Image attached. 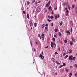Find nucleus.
I'll use <instances>...</instances> for the list:
<instances>
[{
    "mask_svg": "<svg viewBox=\"0 0 77 77\" xmlns=\"http://www.w3.org/2000/svg\"><path fill=\"white\" fill-rule=\"evenodd\" d=\"M71 38L72 42H75V39H74V38Z\"/></svg>",
    "mask_w": 77,
    "mask_h": 77,
    "instance_id": "nucleus-7",
    "label": "nucleus"
},
{
    "mask_svg": "<svg viewBox=\"0 0 77 77\" xmlns=\"http://www.w3.org/2000/svg\"><path fill=\"white\" fill-rule=\"evenodd\" d=\"M48 48V46H47V47H45V48Z\"/></svg>",
    "mask_w": 77,
    "mask_h": 77,
    "instance_id": "nucleus-52",
    "label": "nucleus"
},
{
    "mask_svg": "<svg viewBox=\"0 0 77 77\" xmlns=\"http://www.w3.org/2000/svg\"><path fill=\"white\" fill-rule=\"evenodd\" d=\"M30 26H33V22H31V23H30Z\"/></svg>",
    "mask_w": 77,
    "mask_h": 77,
    "instance_id": "nucleus-10",
    "label": "nucleus"
},
{
    "mask_svg": "<svg viewBox=\"0 0 77 77\" xmlns=\"http://www.w3.org/2000/svg\"><path fill=\"white\" fill-rule=\"evenodd\" d=\"M65 71L66 72H68V69H66L65 70Z\"/></svg>",
    "mask_w": 77,
    "mask_h": 77,
    "instance_id": "nucleus-28",
    "label": "nucleus"
},
{
    "mask_svg": "<svg viewBox=\"0 0 77 77\" xmlns=\"http://www.w3.org/2000/svg\"><path fill=\"white\" fill-rule=\"evenodd\" d=\"M66 54V53H64L63 54V55H64L65 56Z\"/></svg>",
    "mask_w": 77,
    "mask_h": 77,
    "instance_id": "nucleus-49",
    "label": "nucleus"
},
{
    "mask_svg": "<svg viewBox=\"0 0 77 77\" xmlns=\"http://www.w3.org/2000/svg\"><path fill=\"white\" fill-rule=\"evenodd\" d=\"M52 40L54 42H55V38H53Z\"/></svg>",
    "mask_w": 77,
    "mask_h": 77,
    "instance_id": "nucleus-34",
    "label": "nucleus"
},
{
    "mask_svg": "<svg viewBox=\"0 0 77 77\" xmlns=\"http://www.w3.org/2000/svg\"><path fill=\"white\" fill-rule=\"evenodd\" d=\"M23 14H25V11H23Z\"/></svg>",
    "mask_w": 77,
    "mask_h": 77,
    "instance_id": "nucleus-57",
    "label": "nucleus"
},
{
    "mask_svg": "<svg viewBox=\"0 0 77 77\" xmlns=\"http://www.w3.org/2000/svg\"><path fill=\"white\" fill-rule=\"evenodd\" d=\"M49 5V4L48 3H47L46 5V7H48V5Z\"/></svg>",
    "mask_w": 77,
    "mask_h": 77,
    "instance_id": "nucleus-23",
    "label": "nucleus"
},
{
    "mask_svg": "<svg viewBox=\"0 0 77 77\" xmlns=\"http://www.w3.org/2000/svg\"><path fill=\"white\" fill-rule=\"evenodd\" d=\"M38 36L39 37H40V39H41V36H40L41 34H38Z\"/></svg>",
    "mask_w": 77,
    "mask_h": 77,
    "instance_id": "nucleus-18",
    "label": "nucleus"
},
{
    "mask_svg": "<svg viewBox=\"0 0 77 77\" xmlns=\"http://www.w3.org/2000/svg\"><path fill=\"white\" fill-rule=\"evenodd\" d=\"M60 17V16H59V14H58L57 15H56L55 16V20H57V18H59Z\"/></svg>",
    "mask_w": 77,
    "mask_h": 77,
    "instance_id": "nucleus-2",
    "label": "nucleus"
},
{
    "mask_svg": "<svg viewBox=\"0 0 77 77\" xmlns=\"http://www.w3.org/2000/svg\"><path fill=\"white\" fill-rule=\"evenodd\" d=\"M51 19H53V16H51L50 17Z\"/></svg>",
    "mask_w": 77,
    "mask_h": 77,
    "instance_id": "nucleus-33",
    "label": "nucleus"
},
{
    "mask_svg": "<svg viewBox=\"0 0 77 77\" xmlns=\"http://www.w3.org/2000/svg\"><path fill=\"white\" fill-rule=\"evenodd\" d=\"M47 27H46L45 28V30H46V29H47Z\"/></svg>",
    "mask_w": 77,
    "mask_h": 77,
    "instance_id": "nucleus-47",
    "label": "nucleus"
},
{
    "mask_svg": "<svg viewBox=\"0 0 77 77\" xmlns=\"http://www.w3.org/2000/svg\"><path fill=\"white\" fill-rule=\"evenodd\" d=\"M30 2L27 1V4L28 5H29L30 4Z\"/></svg>",
    "mask_w": 77,
    "mask_h": 77,
    "instance_id": "nucleus-16",
    "label": "nucleus"
},
{
    "mask_svg": "<svg viewBox=\"0 0 77 77\" xmlns=\"http://www.w3.org/2000/svg\"><path fill=\"white\" fill-rule=\"evenodd\" d=\"M54 36L55 37V38H57V36H56V35H54Z\"/></svg>",
    "mask_w": 77,
    "mask_h": 77,
    "instance_id": "nucleus-39",
    "label": "nucleus"
},
{
    "mask_svg": "<svg viewBox=\"0 0 77 77\" xmlns=\"http://www.w3.org/2000/svg\"><path fill=\"white\" fill-rule=\"evenodd\" d=\"M69 75H70V76L72 75V73H69Z\"/></svg>",
    "mask_w": 77,
    "mask_h": 77,
    "instance_id": "nucleus-41",
    "label": "nucleus"
},
{
    "mask_svg": "<svg viewBox=\"0 0 77 77\" xmlns=\"http://www.w3.org/2000/svg\"><path fill=\"white\" fill-rule=\"evenodd\" d=\"M66 33H68L69 34H70V32H69V31H67Z\"/></svg>",
    "mask_w": 77,
    "mask_h": 77,
    "instance_id": "nucleus-15",
    "label": "nucleus"
},
{
    "mask_svg": "<svg viewBox=\"0 0 77 77\" xmlns=\"http://www.w3.org/2000/svg\"><path fill=\"white\" fill-rule=\"evenodd\" d=\"M48 26V24H45L46 27H47V26Z\"/></svg>",
    "mask_w": 77,
    "mask_h": 77,
    "instance_id": "nucleus-42",
    "label": "nucleus"
},
{
    "mask_svg": "<svg viewBox=\"0 0 77 77\" xmlns=\"http://www.w3.org/2000/svg\"><path fill=\"white\" fill-rule=\"evenodd\" d=\"M56 64H57V65H60V63L58 62L57 61H56Z\"/></svg>",
    "mask_w": 77,
    "mask_h": 77,
    "instance_id": "nucleus-11",
    "label": "nucleus"
},
{
    "mask_svg": "<svg viewBox=\"0 0 77 77\" xmlns=\"http://www.w3.org/2000/svg\"><path fill=\"white\" fill-rule=\"evenodd\" d=\"M63 65L64 66H66V64H65V63H64L63 64Z\"/></svg>",
    "mask_w": 77,
    "mask_h": 77,
    "instance_id": "nucleus-32",
    "label": "nucleus"
},
{
    "mask_svg": "<svg viewBox=\"0 0 77 77\" xmlns=\"http://www.w3.org/2000/svg\"><path fill=\"white\" fill-rule=\"evenodd\" d=\"M66 13H69V11H68V10H67L66 11Z\"/></svg>",
    "mask_w": 77,
    "mask_h": 77,
    "instance_id": "nucleus-44",
    "label": "nucleus"
},
{
    "mask_svg": "<svg viewBox=\"0 0 77 77\" xmlns=\"http://www.w3.org/2000/svg\"><path fill=\"white\" fill-rule=\"evenodd\" d=\"M31 29L32 30H33V28H32V27H31Z\"/></svg>",
    "mask_w": 77,
    "mask_h": 77,
    "instance_id": "nucleus-59",
    "label": "nucleus"
},
{
    "mask_svg": "<svg viewBox=\"0 0 77 77\" xmlns=\"http://www.w3.org/2000/svg\"><path fill=\"white\" fill-rule=\"evenodd\" d=\"M75 11L76 12V14H77V7L75 8Z\"/></svg>",
    "mask_w": 77,
    "mask_h": 77,
    "instance_id": "nucleus-25",
    "label": "nucleus"
},
{
    "mask_svg": "<svg viewBox=\"0 0 77 77\" xmlns=\"http://www.w3.org/2000/svg\"><path fill=\"white\" fill-rule=\"evenodd\" d=\"M53 45H56V43H54V42H51V47H53Z\"/></svg>",
    "mask_w": 77,
    "mask_h": 77,
    "instance_id": "nucleus-1",
    "label": "nucleus"
},
{
    "mask_svg": "<svg viewBox=\"0 0 77 77\" xmlns=\"http://www.w3.org/2000/svg\"><path fill=\"white\" fill-rule=\"evenodd\" d=\"M72 52V50L71 49H70L69 51V52L71 53Z\"/></svg>",
    "mask_w": 77,
    "mask_h": 77,
    "instance_id": "nucleus-20",
    "label": "nucleus"
},
{
    "mask_svg": "<svg viewBox=\"0 0 77 77\" xmlns=\"http://www.w3.org/2000/svg\"><path fill=\"white\" fill-rule=\"evenodd\" d=\"M34 27H36L37 26V23H35L34 24Z\"/></svg>",
    "mask_w": 77,
    "mask_h": 77,
    "instance_id": "nucleus-8",
    "label": "nucleus"
},
{
    "mask_svg": "<svg viewBox=\"0 0 77 77\" xmlns=\"http://www.w3.org/2000/svg\"><path fill=\"white\" fill-rule=\"evenodd\" d=\"M51 60H53V62H54V60H55V59H54V58H52L51 59Z\"/></svg>",
    "mask_w": 77,
    "mask_h": 77,
    "instance_id": "nucleus-35",
    "label": "nucleus"
},
{
    "mask_svg": "<svg viewBox=\"0 0 77 77\" xmlns=\"http://www.w3.org/2000/svg\"><path fill=\"white\" fill-rule=\"evenodd\" d=\"M39 57H41V59H44V56L42 55L41 54H40V55Z\"/></svg>",
    "mask_w": 77,
    "mask_h": 77,
    "instance_id": "nucleus-5",
    "label": "nucleus"
},
{
    "mask_svg": "<svg viewBox=\"0 0 77 77\" xmlns=\"http://www.w3.org/2000/svg\"><path fill=\"white\" fill-rule=\"evenodd\" d=\"M27 18H28V19L29 20V19H30L29 14H27Z\"/></svg>",
    "mask_w": 77,
    "mask_h": 77,
    "instance_id": "nucleus-6",
    "label": "nucleus"
},
{
    "mask_svg": "<svg viewBox=\"0 0 77 77\" xmlns=\"http://www.w3.org/2000/svg\"><path fill=\"white\" fill-rule=\"evenodd\" d=\"M34 51H36V49L35 48H34Z\"/></svg>",
    "mask_w": 77,
    "mask_h": 77,
    "instance_id": "nucleus-63",
    "label": "nucleus"
},
{
    "mask_svg": "<svg viewBox=\"0 0 77 77\" xmlns=\"http://www.w3.org/2000/svg\"><path fill=\"white\" fill-rule=\"evenodd\" d=\"M42 36H43V37H44V34L42 33Z\"/></svg>",
    "mask_w": 77,
    "mask_h": 77,
    "instance_id": "nucleus-50",
    "label": "nucleus"
},
{
    "mask_svg": "<svg viewBox=\"0 0 77 77\" xmlns=\"http://www.w3.org/2000/svg\"><path fill=\"white\" fill-rule=\"evenodd\" d=\"M57 8H55L54 9L55 10H57Z\"/></svg>",
    "mask_w": 77,
    "mask_h": 77,
    "instance_id": "nucleus-48",
    "label": "nucleus"
},
{
    "mask_svg": "<svg viewBox=\"0 0 77 77\" xmlns=\"http://www.w3.org/2000/svg\"><path fill=\"white\" fill-rule=\"evenodd\" d=\"M58 50L59 51H60V47H59L58 48Z\"/></svg>",
    "mask_w": 77,
    "mask_h": 77,
    "instance_id": "nucleus-26",
    "label": "nucleus"
},
{
    "mask_svg": "<svg viewBox=\"0 0 77 77\" xmlns=\"http://www.w3.org/2000/svg\"><path fill=\"white\" fill-rule=\"evenodd\" d=\"M48 18H50V16H48Z\"/></svg>",
    "mask_w": 77,
    "mask_h": 77,
    "instance_id": "nucleus-62",
    "label": "nucleus"
},
{
    "mask_svg": "<svg viewBox=\"0 0 77 77\" xmlns=\"http://www.w3.org/2000/svg\"><path fill=\"white\" fill-rule=\"evenodd\" d=\"M51 14H53V11L51 12Z\"/></svg>",
    "mask_w": 77,
    "mask_h": 77,
    "instance_id": "nucleus-60",
    "label": "nucleus"
},
{
    "mask_svg": "<svg viewBox=\"0 0 77 77\" xmlns=\"http://www.w3.org/2000/svg\"><path fill=\"white\" fill-rule=\"evenodd\" d=\"M63 66L62 65H61L59 67V68H61Z\"/></svg>",
    "mask_w": 77,
    "mask_h": 77,
    "instance_id": "nucleus-24",
    "label": "nucleus"
},
{
    "mask_svg": "<svg viewBox=\"0 0 77 77\" xmlns=\"http://www.w3.org/2000/svg\"><path fill=\"white\" fill-rule=\"evenodd\" d=\"M72 57H73L72 55L70 56L68 58L69 60H72Z\"/></svg>",
    "mask_w": 77,
    "mask_h": 77,
    "instance_id": "nucleus-4",
    "label": "nucleus"
},
{
    "mask_svg": "<svg viewBox=\"0 0 77 77\" xmlns=\"http://www.w3.org/2000/svg\"><path fill=\"white\" fill-rule=\"evenodd\" d=\"M65 5H68V3H65Z\"/></svg>",
    "mask_w": 77,
    "mask_h": 77,
    "instance_id": "nucleus-53",
    "label": "nucleus"
},
{
    "mask_svg": "<svg viewBox=\"0 0 77 77\" xmlns=\"http://www.w3.org/2000/svg\"><path fill=\"white\" fill-rule=\"evenodd\" d=\"M55 54H58V53L57 52H55Z\"/></svg>",
    "mask_w": 77,
    "mask_h": 77,
    "instance_id": "nucleus-31",
    "label": "nucleus"
},
{
    "mask_svg": "<svg viewBox=\"0 0 77 77\" xmlns=\"http://www.w3.org/2000/svg\"><path fill=\"white\" fill-rule=\"evenodd\" d=\"M34 17H35V18H36L37 17V16H36V15H35Z\"/></svg>",
    "mask_w": 77,
    "mask_h": 77,
    "instance_id": "nucleus-54",
    "label": "nucleus"
},
{
    "mask_svg": "<svg viewBox=\"0 0 77 77\" xmlns=\"http://www.w3.org/2000/svg\"><path fill=\"white\" fill-rule=\"evenodd\" d=\"M35 2V0H33L32 1V3H34Z\"/></svg>",
    "mask_w": 77,
    "mask_h": 77,
    "instance_id": "nucleus-30",
    "label": "nucleus"
},
{
    "mask_svg": "<svg viewBox=\"0 0 77 77\" xmlns=\"http://www.w3.org/2000/svg\"><path fill=\"white\" fill-rule=\"evenodd\" d=\"M68 13H66V16H68Z\"/></svg>",
    "mask_w": 77,
    "mask_h": 77,
    "instance_id": "nucleus-43",
    "label": "nucleus"
},
{
    "mask_svg": "<svg viewBox=\"0 0 77 77\" xmlns=\"http://www.w3.org/2000/svg\"><path fill=\"white\" fill-rule=\"evenodd\" d=\"M59 36H61V33L59 32Z\"/></svg>",
    "mask_w": 77,
    "mask_h": 77,
    "instance_id": "nucleus-21",
    "label": "nucleus"
},
{
    "mask_svg": "<svg viewBox=\"0 0 77 77\" xmlns=\"http://www.w3.org/2000/svg\"><path fill=\"white\" fill-rule=\"evenodd\" d=\"M45 26V24H43L42 25V28H44V26Z\"/></svg>",
    "mask_w": 77,
    "mask_h": 77,
    "instance_id": "nucleus-14",
    "label": "nucleus"
},
{
    "mask_svg": "<svg viewBox=\"0 0 77 77\" xmlns=\"http://www.w3.org/2000/svg\"><path fill=\"white\" fill-rule=\"evenodd\" d=\"M70 44L71 45H73V42H70Z\"/></svg>",
    "mask_w": 77,
    "mask_h": 77,
    "instance_id": "nucleus-17",
    "label": "nucleus"
},
{
    "mask_svg": "<svg viewBox=\"0 0 77 77\" xmlns=\"http://www.w3.org/2000/svg\"><path fill=\"white\" fill-rule=\"evenodd\" d=\"M57 31H58V29H55V32H57Z\"/></svg>",
    "mask_w": 77,
    "mask_h": 77,
    "instance_id": "nucleus-12",
    "label": "nucleus"
},
{
    "mask_svg": "<svg viewBox=\"0 0 77 77\" xmlns=\"http://www.w3.org/2000/svg\"><path fill=\"white\" fill-rule=\"evenodd\" d=\"M64 42L65 44H66V43H67V41L66 40H64Z\"/></svg>",
    "mask_w": 77,
    "mask_h": 77,
    "instance_id": "nucleus-27",
    "label": "nucleus"
},
{
    "mask_svg": "<svg viewBox=\"0 0 77 77\" xmlns=\"http://www.w3.org/2000/svg\"><path fill=\"white\" fill-rule=\"evenodd\" d=\"M74 7H75V5H72V8H74Z\"/></svg>",
    "mask_w": 77,
    "mask_h": 77,
    "instance_id": "nucleus-38",
    "label": "nucleus"
},
{
    "mask_svg": "<svg viewBox=\"0 0 77 77\" xmlns=\"http://www.w3.org/2000/svg\"><path fill=\"white\" fill-rule=\"evenodd\" d=\"M53 26V23H51V26Z\"/></svg>",
    "mask_w": 77,
    "mask_h": 77,
    "instance_id": "nucleus-51",
    "label": "nucleus"
},
{
    "mask_svg": "<svg viewBox=\"0 0 77 77\" xmlns=\"http://www.w3.org/2000/svg\"><path fill=\"white\" fill-rule=\"evenodd\" d=\"M48 21L49 22H50V21H51V20L48 19Z\"/></svg>",
    "mask_w": 77,
    "mask_h": 77,
    "instance_id": "nucleus-36",
    "label": "nucleus"
},
{
    "mask_svg": "<svg viewBox=\"0 0 77 77\" xmlns=\"http://www.w3.org/2000/svg\"><path fill=\"white\" fill-rule=\"evenodd\" d=\"M36 4H38V2H36L35 3V5H36Z\"/></svg>",
    "mask_w": 77,
    "mask_h": 77,
    "instance_id": "nucleus-56",
    "label": "nucleus"
},
{
    "mask_svg": "<svg viewBox=\"0 0 77 77\" xmlns=\"http://www.w3.org/2000/svg\"><path fill=\"white\" fill-rule=\"evenodd\" d=\"M65 10H67V7H66V8H65Z\"/></svg>",
    "mask_w": 77,
    "mask_h": 77,
    "instance_id": "nucleus-55",
    "label": "nucleus"
},
{
    "mask_svg": "<svg viewBox=\"0 0 77 77\" xmlns=\"http://www.w3.org/2000/svg\"><path fill=\"white\" fill-rule=\"evenodd\" d=\"M36 11L38 12H41V9L39 8L38 7L36 8Z\"/></svg>",
    "mask_w": 77,
    "mask_h": 77,
    "instance_id": "nucleus-3",
    "label": "nucleus"
},
{
    "mask_svg": "<svg viewBox=\"0 0 77 77\" xmlns=\"http://www.w3.org/2000/svg\"><path fill=\"white\" fill-rule=\"evenodd\" d=\"M41 39L42 40H44V37L42 36L41 37Z\"/></svg>",
    "mask_w": 77,
    "mask_h": 77,
    "instance_id": "nucleus-29",
    "label": "nucleus"
},
{
    "mask_svg": "<svg viewBox=\"0 0 77 77\" xmlns=\"http://www.w3.org/2000/svg\"><path fill=\"white\" fill-rule=\"evenodd\" d=\"M41 3V1H39V2H38V3Z\"/></svg>",
    "mask_w": 77,
    "mask_h": 77,
    "instance_id": "nucleus-61",
    "label": "nucleus"
},
{
    "mask_svg": "<svg viewBox=\"0 0 77 77\" xmlns=\"http://www.w3.org/2000/svg\"><path fill=\"white\" fill-rule=\"evenodd\" d=\"M72 60H75V57H74L72 58Z\"/></svg>",
    "mask_w": 77,
    "mask_h": 77,
    "instance_id": "nucleus-9",
    "label": "nucleus"
},
{
    "mask_svg": "<svg viewBox=\"0 0 77 77\" xmlns=\"http://www.w3.org/2000/svg\"><path fill=\"white\" fill-rule=\"evenodd\" d=\"M68 57V55H66V56H65V59H66V58H67V57Z\"/></svg>",
    "mask_w": 77,
    "mask_h": 77,
    "instance_id": "nucleus-13",
    "label": "nucleus"
},
{
    "mask_svg": "<svg viewBox=\"0 0 77 77\" xmlns=\"http://www.w3.org/2000/svg\"><path fill=\"white\" fill-rule=\"evenodd\" d=\"M70 68H73V67H72V66H70Z\"/></svg>",
    "mask_w": 77,
    "mask_h": 77,
    "instance_id": "nucleus-58",
    "label": "nucleus"
},
{
    "mask_svg": "<svg viewBox=\"0 0 77 77\" xmlns=\"http://www.w3.org/2000/svg\"><path fill=\"white\" fill-rule=\"evenodd\" d=\"M68 9H69V10H70V9H71V8H70V7H69V6L68 7Z\"/></svg>",
    "mask_w": 77,
    "mask_h": 77,
    "instance_id": "nucleus-46",
    "label": "nucleus"
},
{
    "mask_svg": "<svg viewBox=\"0 0 77 77\" xmlns=\"http://www.w3.org/2000/svg\"><path fill=\"white\" fill-rule=\"evenodd\" d=\"M72 32V28H71V32Z\"/></svg>",
    "mask_w": 77,
    "mask_h": 77,
    "instance_id": "nucleus-37",
    "label": "nucleus"
},
{
    "mask_svg": "<svg viewBox=\"0 0 77 77\" xmlns=\"http://www.w3.org/2000/svg\"><path fill=\"white\" fill-rule=\"evenodd\" d=\"M42 54H43V52H42Z\"/></svg>",
    "mask_w": 77,
    "mask_h": 77,
    "instance_id": "nucleus-64",
    "label": "nucleus"
},
{
    "mask_svg": "<svg viewBox=\"0 0 77 77\" xmlns=\"http://www.w3.org/2000/svg\"><path fill=\"white\" fill-rule=\"evenodd\" d=\"M63 24V22L62 21H61L60 23V26H62Z\"/></svg>",
    "mask_w": 77,
    "mask_h": 77,
    "instance_id": "nucleus-19",
    "label": "nucleus"
},
{
    "mask_svg": "<svg viewBox=\"0 0 77 77\" xmlns=\"http://www.w3.org/2000/svg\"><path fill=\"white\" fill-rule=\"evenodd\" d=\"M77 65V64H75L74 65V66L75 67H76Z\"/></svg>",
    "mask_w": 77,
    "mask_h": 77,
    "instance_id": "nucleus-40",
    "label": "nucleus"
},
{
    "mask_svg": "<svg viewBox=\"0 0 77 77\" xmlns=\"http://www.w3.org/2000/svg\"><path fill=\"white\" fill-rule=\"evenodd\" d=\"M51 6H50L49 8H48V9L49 10H50V9H51Z\"/></svg>",
    "mask_w": 77,
    "mask_h": 77,
    "instance_id": "nucleus-22",
    "label": "nucleus"
},
{
    "mask_svg": "<svg viewBox=\"0 0 77 77\" xmlns=\"http://www.w3.org/2000/svg\"><path fill=\"white\" fill-rule=\"evenodd\" d=\"M75 77H77V73H76L75 74Z\"/></svg>",
    "mask_w": 77,
    "mask_h": 77,
    "instance_id": "nucleus-45",
    "label": "nucleus"
}]
</instances>
